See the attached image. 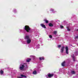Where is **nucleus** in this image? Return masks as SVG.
I'll use <instances>...</instances> for the list:
<instances>
[{"label":"nucleus","instance_id":"obj_1","mask_svg":"<svg viewBox=\"0 0 78 78\" xmlns=\"http://www.w3.org/2000/svg\"><path fill=\"white\" fill-rule=\"evenodd\" d=\"M25 39L27 40V43L28 44H30L31 42V40L30 39L29 36H27L25 37Z\"/></svg>","mask_w":78,"mask_h":78},{"label":"nucleus","instance_id":"obj_2","mask_svg":"<svg viewBox=\"0 0 78 78\" xmlns=\"http://www.w3.org/2000/svg\"><path fill=\"white\" fill-rule=\"evenodd\" d=\"M24 30H26V31L27 32H30V31L31 30V29L28 26H25Z\"/></svg>","mask_w":78,"mask_h":78},{"label":"nucleus","instance_id":"obj_3","mask_svg":"<svg viewBox=\"0 0 78 78\" xmlns=\"http://www.w3.org/2000/svg\"><path fill=\"white\" fill-rule=\"evenodd\" d=\"M53 76V74H48L47 75H46L47 78H51Z\"/></svg>","mask_w":78,"mask_h":78},{"label":"nucleus","instance_id":"obj_4","mask_svg":"<svg viewBox=\"0 0 78 78\" xmlns=\"http://www.w3.org/2000/svg\"><path fill=\"white\" fill-rule=\"evenodd\" d=\"M64 48H65V47H62L60 50V52L61 53H63V51H64Z\"/></svg>","mask_w":78,"mask_h":78},{"label":"nucleus","instance_id":"obj_5","mask_svg":"<svg viewBox=\"0 0 78 78\" xmlns=\"http://www.w3.org/2000/svg\"><path fill=\"white\" fill-rule=\"evenodd\" d=\"M24 67H25V66L23 65H21L20 67V69L21 70H23V68H24Z\"/></svg>","mask_w":78,"mask_h":78},{"label":"nucleus","instance_id":"obj_6","mask_svg":"<svg viewBox=\"0 0 78 78\" xmlns=\"http://www.w3.org/2000/svg\"><path fill=\"white\" fill-rule=\"evenodd\" d=\"M66 49V52L67 54H68L69 53V48H68V47L66 46L65 47Z\"/></svg>","mask_w":78,"mask_h":78},{"label":"nucleus","instance_id":"obj_7","mask_svg":"<svg viewBox=\"0 0 78 78\" xmlns=\"http://www.w3.org/2000/svg\"><path fill=\"white\" fill-rule=\"evenodd\" d=\"M4 73V72L3 71V70L1 69L0 70V75H3V73Z\"/></svg>","mask_w":78,"mask_h":78},{"label":"nucleus","instance_id":"obj_8","mask_svg":"<svg viewBox=\"0 0 78 78\" xmlns=\"http://www.w3.org/2000/svg\"><path fill=\"white\" fill-rule=\"evenodd\" d=\"M50 11L52 12V13H55L56 12V11H54V9H50Z\"/></svg>","mask_w":78,"mask_h":78},{"label":"nucleus","instance_id":"obj_9","mask_svg":"<svg viewBox=\"0 0 78 78\" xmlns=\"http://www.w3.org/2000/svg\"><path fill=\"white\" fill-rule=\"evenodd\" d=\"M40 25L41 27H43V28H46L45 25L44 24H41Z\"/></svg>","mask_w":78,"mask_h":78},{"label":"nucleus","instance_id":"obj_10","mask_svg":"<svg viewBox=\"0 0 78 78\" xmlns=\"http://www.w3.org/2000/svg\"><path fill=\"white\" fill-rule=\"evenodd\" d=\"M66 63V62H64L62 63V66L63 67L65 66V64Z\"/></svg>","mask_w":78,"mask_h":78},{"label":"nucleus","instance_id":"obj_11","mask_svg":"<svg viewBox=\"0 0 78 78\" xmlns=\"http://www.w3.org/2000/svg\"><path fill=\"white\" fill-rule=\"evenodd\" d=\"M39 59L40 60H44V58L43 57H42L39 58Z\"/></svg>","mask_w":78,"mask_h":78},{"label":"nucleus","instance_id":"obj_12","mask_svg":"<svg viewBox=\"0 0 78 78\" xmlns=\"http://www.w3.org/2000/svg\"><path fill=\"white\" fill-rule=\"evenodd\" d=\"M31 60V59L30 58H28L27 60V62H30V61Z\"/></svg>","mask_w":78,"mask_h":78},{"label":"nucleus","instance_id":"obj_13","mask_svg":"<svg viewBox=\"0 0 78 78\" xmlns=\"http://www.w3.org/2000/svg\"><path fill=\"white\" fill-rule=\"evenodd\" d=\"M33 74H34V75H36V74H37V72H36V70L34 71L33 72Z\"/></svg>","mask_w":78,"mask_h":78},{"label":"nucleus","instance_id":"obj_14","mask_svg":"<svg viewBox=\"0 0 78 78\" xmlns=\"http://www.w3.org/2000/svg\"><path fill=\"white\" fill-rule=\"evenodd\" d=\"M30 57H31V58H33V59H34L36 58V57L35 56H33V55H31L30 56Z\"/></svg>","mask_w":78,"mask_h":78},{"label":"nucleus","instance_id":"obj_15","mask_svg":"<svg viewBox=\"0 0 78 78\" xmlns=\"http://www.w3.org/2000/svg\"><path fill=\"white\" fill-rule=\"evenodd\" d=\"M72 57L73 59V61H75V57H74V55H73Z\"/></svg>","mask_w":78,"mask_h":78},{"label":"nucleus","instance_id":"obj_16","mask_svg":"<svg viewBox=\"0 0 78 78\" xmlns=\"http://www.w3.org/2000/svg\"><path fill=\"white\" fill-rule=\"evenodd\" d=\"M49 27H53V24L50 23L49 24Z\"/></svg>","mask_w":78,"mask_h":78},{"label":"nucleus","instance_id":"obj_17","mask_svg":"<svg viewBox=\"0 0 78 78\" xmlns=\"http://www.w3.org/2000/svg\"><path fill=\"white\" fill-rule=\"evenodd\" d=\"M21 77H24L25 78H26V77H27V76H24L23 75H21Z\"/></svg>","mask_w":78,"mask_h":78},{"label":"nucleus","instance_id":"obj_18","mask_svg":"<svg viewBox=\"0 0 78 78\" xmlns=\"http://www.w3.org/2000/svg\"><path fill=\"white\" fill-rule=\"evenodd\" d=\"M71 73H72V74H75V71H72L71 72Z\"/></svg>","mask_w":78,"mask_h":78},{"label":"nucleus","instance_id":"obj_19","mask_svg":"<svg viewBox=\"0 0 78 78\" xmlns=\"http://www.w3.org/2000/svg\"><path fill=\"white\" fill-rule=\"evenodd\" d=\"M57 33V31H54V34H56Z\"/></svg>","mask_w":78,"mask_h":78},{"label":"nucleus","instance_id":"obj_20","mask_svg":"<svg viewBox=\"0 0 78 78\" xmlns=\"http://www.w3.org/2000/svg\"><path fill=\"white\" fill-rule=\"evenodd\" d=\"M13 12H14V13H16V9H14L13 10Z\"/></svg>","mask_w":78,"mask_h":78},{"label":"nucleus","instance_id":"obj_21","mask_svg":"<svg viewBox=\"0 0 78 78\" xmlns=\"http://www.w3.org/2000/svg\"><path fill=\"white\" fill-rule=\"evenodd\" d=\"M45 23H48V20H45Z\"/></svg>","mask_w":78,"mask_h":78},{"label":"nucleus","instance_id":"obj_22","mask_svg":"<svg viewBox=\"0 0 78 78\" xmlns=\"http://www.w3.org/2000/svg\"><path fill=\"white\" fill-rule=\"evenodd\" d=\"M49 37L50 38H51H51H52V36H51V35H49Z\"/></svg>","mask_w":78,"mask_h":78},{"label":"nucleus","instance_id":"obj_23","mask_svg":"<svg viewBox=\"0 0 78 78\" xmlns=\"http://www.w3.org/2000/svg\"><path fill=\"white\" fill-rule=\"evenodd\" d=\"M61 28H64V27L62 25H60V26Z\"/></svg>","mask_w":78,"mask_h":78},{"label":"nucleus","instance_id":"obj_24","mask_svg":"<svg viewBox=\"0 0 78 78\" xmlns=\"http://www.w3.org/2000/svg\"><path fill=\"white\" fill-rule=\"evenodd\" d=\"M67 30L68 31H69L70 30V29H69V27H67Z\"/></svg>","mask_w":78,"mask_h":78},{"label":"nucleus","instance_id":"obj_25","mask_svg":"<svg viewBox=\"0 0 78 78\" xmlns=\"http://www.w3.org/2000/svg\"><path fill=\"white\" fill-rule=\"evenodd\" d=\"M61 47V45H58V48H60Z\"/></svg>","mask_w":78,"mask_h":78},{"label":"nucleus","instance_id":"obj_26","mask_svg":"<svg viewBox=\"0 0 78 78\" xmlns=\"http://www.w3.org/2000/svg\"><path fill=\"white\" fill-rule=\"evenodd\" d=\"M75 39H78V36H76L75 37Z\"/></svg>","mask_w":78,"mask_h":78},{"label":"nucleus","instance_id":"obj_27","mask_svg":"<svg viewBox=\"0 0 78 78\" xmlns=\"http://www.w3.org/2000/svg\"><path fill=\"white\" fill-rule=\"evenodd\" d=\"M76 30L77 31H78V29H77Z\"/></svg>","mask_w":78,"mask_h":78}]
</instances>
